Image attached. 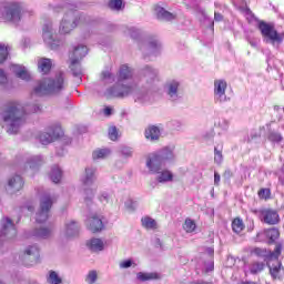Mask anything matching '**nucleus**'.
Segmentation results:
<instances>
[{
    "label": "nucleus",
    "mask_w": 284,
    "mask_h": 284,
    "mask_svg": "<svg viewBox=\"0 0 284 284\" xmlns=\"http://www.w3.org/2000/svg\"><path fill=\"white\" fill-rule=\"evenodd\" d=\"M4 10V19H7V21L11 23H19V21H21L23 7H21L19 2H10Z\"/></svg>",
    "instance_id": "9"
},
{
    "label": "nucleus",
    "mask_w": 284,
    "mask_h": 284,
    "mask_svg": "<svg viewBox=\"0 0 284 284\" xmlns=\"http://www.w3.org/2000/svg\"><path fill=\"white\" fill-rule=\"evenodd\" d=\"M80 181L84 190L85 201H92L94 194H97V186H94V183L97 182V168H85Z\"/></svg>",
    "instance_id": "3"
},
{
    "label": "nucleus",
    "mask_w": 284,
    "mask_h": 284,
    "mask_svg": "<svg viewBox=\"0 0 284 284\" xmlns=\"http://www.w3.org/2000/svg\"><path fill=\"white\" fill-rule=\"evenodd\" d=\"M88 247L91 250V252H103L105 244L102 242L101 239H91L87 243Z\"/></svg>",
    "instance_id": "31"
},
{
    "label": "nucleus",
    "mask_w": 284,
    "mask_h": 284,
    "mask_svg": "<svg viewBox=\"0 0 284 284\" xmlns=\"http://www.w3.org/2000/svg\"><path fill=\"white\" fill-rule=\"evenodd\" d=\"M183 229L185 230V232L190 234L194 232V230H196V223H194V221L190 219H186L184 222Z\"/></svg>",
    "instance_id": "41"
},
{
    "label": "nucleus",
    "mask_w": 284,
    "mask_h": 284,
    "mask_svg": "<svg viewBox=\"0 0 284 284\" xmlns=\"http://www.w3.org/2000/svg\"><path fill=\"white\" fill-rule=\"evenodd\" d=\"M62 9H68V4H64L63 7H61Z\"/></svg>",
    "instance_id": "63"
},
{
    "label": "nucleus",
    "mask_w": 284,
    "mask_h": 284,
    "mask_svg": "<svg viewBox=\"0 0 284 284\" xmlns=\"http://www.w3.org/2000/svg\"><path fill=\"white\" fill-rule=\"evenodd\" d=\"M101 81H103V83H114V74L108 70L102 71Z\"/></svg>",
    "instance_id": "40"
},
{
    "label": "nucleus",
    "mask_w": 284,
    "mask_h": 284,
    "mask_svg": "<svg viewBox=\"0 0 284 284\" xmlns=\"http://www.w3.org/2000/svg\"><path fill=\"white\" fill-rule=\"evenodd\" d=\"M146 168L150 174H159V172H161V170L163 169V162L161 161L159 154L151 153L148 155Z\"/></svg>",
    "instance_id": "13"
},
{
    "label": "nucleus",
    "mask_w": 284,
    "mask_h": 284,
    "mask_svg": "<svg viewBox=\"0 0 284 284\" xmlns=\"http://www.w3.org/2000/svg\"><path fill=\"white\" fill-rule=\"evenodd\" d=\"M54 203V197L50 193H45L40 200V210L37 212V223H45L50 216V210Z\"/></svg>",
    "instance_id": "6"
},
{
    "label": "nucleus",
    "mask_w": 284,
    "mask_h": 284,
    "mask_svg": "<svg viewBox=\"0 0 284 284\" xmlns=\"http://www.w3.org/2000/svg\"><path fill=\"white\" fill-rule=\"evenodd\" d=\"M109 8L110 10H115L116 12H119L120 10H123L125 6H123V0H111L109 2Z\"/></svg>",
    "instance_id": "39"
},
{
    "label": "nucleus",
    "mask_w": 284,
    "mask_h": 284,
    "mask_svg": "<svg viewBox=\"0 0 284 284\" xmlns=\"http://www.w3.org/2000/svg\"><path fill=\"white\" fill-rule=\"evenodd\" d=\"M261 217H262V221L267 225H276L281 221V217L278 216V212L271 209L261 211Z\"/></svg>",
    "instance_id": "17"
},
{
    "label": "nucleus",
    "mask_w": 284,
    "mask_h": 284,
    "mask_svg": "<svg viewBox=\"0 0 284 284\" xmlns=\"http://www.w3.org/2000/svg\"><path fill=\"white\" fill-rule=\"evenodd\" d=\"M23 254L27 258H31L32 261H38L39 260V245L32 244V245L27 246L24 248Z\"/></svg>",
    "instance_id": "25"
},
{
    "label": "nucleus",
    "mask_w": 284,
    "mask_h": 284,
    "mask_svg": "<svg viewBox=\"0 0 284 284\" xmlns=\"http://www.w3.org/2000/svg\"><path fill=\"white\" fill-rule=\"evenodd\" d=\"M136 278L138 281H141L142 283H144L145 281H159V278H161V275L159 273L139 272L136 274Z\"/></svg>",
    "instance_id": "33"
},
{
    "label": "nucleus",
    "mask_w": 284,
    "mask_h": 284,
    "mask_svg": "<svg viewBox=\"0 0 284 284\" xmlns=\"http://www.w3.org/2000/svg\"><path fill=\"white\" fill-rule=\"evenodd\" d=\"M161 136V130L155 126H149L145 130V139H148L149 141H159V138Z\"/></svg>",
    "instance_id": "28"
},
{
    "label": "nucleus",
    "mask_w": 284,
    "mask_h": 284,
    "mask_svg": "<svg viewBox=\"0 0 284 284\" xmlns=\"http://www.w3.org/2000/svg\"><path fill=\"white\" fill-rule=\"evenodd\" d=\"M104 114H105V116H110V114H112V109L110 106H106L104 109Z\"/></svg>",
    "instance_id": "61"
},
{
    "label": "nucleus",
    "mask_w": 284,
    "mask_h": 284,
    "mask_svg": "<svg viewBox=\"0 0 284 284\" xmlns=\"http://www.w3.org/2000/svg\"><path fill=\"white\" fill-rule=\"evenodd\" d=\"M257 28L266 43H272V45H281L283 43V36L276 31L274 24L260 21Z\"/></svg>",
    "instance_id": "4"
},
{
    "label": "nucleus",
    "mask_w": 284,
    "mask_h": 284,
    "mask_svg": "<svg viewBox=\"0 0 284 284\" xmlns=\"http://www.w3.org/2000/svg\"><path fill=\"white\" fill-rule=\"evenodd\" d=\"M268 141H272V143H281V141H283V136L281 133L272 132L268 135Z\"/></svg>",
    "instance_id": "48"
},
{
    "label": "nucleus",
    "mask_w": 284,
    "mask_h": 284,
    "mask_svg": "<svg viewBox=\"0 0 284 284\" xmlns=\"http://www.w3.org/2000/svg\"><path fill=\"white\" fill-rule=\"evenodd\" d=\"M265 265L261 262H254L252 265H251V274H258V272H263Z\"/></svg>",
    "instance_id": "44"
},
{
    "label": "nucleus",
    "mask_w": 284,
    "mask_h": 284,
    "mask_svg": "<svg viewBox=\"0 0 284 284\" xmlns=\"http://www.w3.org/2000/svg\"><path fill=\"white\" fill-rule=\"evenodd\" d=\"M41 165H43V156L41 155H33L27 161V168L30 170H39Z\"/></svg>",
    "instance_id": "30"
},
{
    "label": "nucleus",
    "mask_w": 284,
    "mask_h": 284,
    "mask_svg": "<svg viewBox=\"0 0 284 284\" xmlns=\"http://www.w3.org/2000/svg\"><path fill=\"white\" fill-rule=\"evenodd\" d=\"M87 226L90 232L97 234V232H101L103 230V220L101 216L92 215L87 220Z\"/></svg>",
    "instance_id": "18"
},
{
    "label": "nucleus",
    "mask_w": 284,
    "mask_h": 284,
    "mask_svg": "<svg viewBox=\"0 0 284 284\" xmlns=\"http://www.w3.org/2000/svg\"><path fill=\"white\" fill-rule=\"evenodd\" d=\"M72 72H73V77H81V74H83V71L81 70V64H79V62L72 63L70 65Z\"/></svg>",
    "instance_id": "46"
},
{
    "label": "nucleus",
    "mask_w": 284,
    "mask_h": 284,
    "mask_svg": "<svg viewBox=\"0 0 284 284\" xmlns=\"http://www.w3.org/2000/svg\"><path fill=\"white\" fill-rule=\"evenodd\" d=\"M125 205L129 210H132V211L136 210V203L132 201L126 202Z\"/></svg>",
    "instance_id": "56"
},
{
    "label": "nucleus",
    "mask_w": 284,
    "mask_h": 284,
    "mask_svg": "<svg viewBox=\"0 0 284 284\" xmlns=\"http://www.w3.org/2000/svg\"><path fill=\"white\" fill-rule=\"evenodd\" d=\"M132 68L128 67V64H123L120 67L118 81H128V79H132Z\"/></svg>",
    "instance_id": "26"
},
{
    "label": "nucleus",
    "mask_w": 284,
    "mask_h": 284,
    "mask_svg": "<svg viewBox=\"0 0 284 284\" xmlns=\"http://www.w3.org/2000/svg\"><path fill=\"white\" fill-rule=\"evenodd\" d=\"M30 112H41V105L33 104L30 109Z\"/></svg>",
    "instance_id": "59"
},
{
    "label": "nucleus",
    "mask_w": 284,
    "mask_h": 284,
    "mask_svg": "<svg viewBox=\"0 0 284 284\" xmlns=\"http://www.w3.org/2000/svg\"><path fill=\"white\" fill-rule=\"evenodd\" d=\"M135 101H141V95H139V93H135Z\"/></svg>",
    "instance_id": "62"
},
{
    "label": "nucleus",
    "mask_w": 284,
    "mask_h": 284,
    "mask_svg": "<svg viewBox=\"0 0 284 284\" xmlns=\"http://www.w3.org/2000/svg\"><path fill=\"white\" fill-rule=\"evenodd\" d=\"M260 199H270V191L268 189H261L258 191Z\"/></svg>",
    "instance_id": "54"
},
{
    "label": "nucleus",
    "mask_w": 284,
    "mask_h": 284,
    "mask_svg": "<svg viewBox=\"0 0 284 284\" xmlns=\"http://www.w3.org/2000/svg\"><path fill=\"white\" fill-rule=\"evenodd\" d=\"M60 136H63V130H61V126H50L47 131L40 134L39 139L42 145H50V143H54V141L60 139Z\"/></svg>",
    "instance_id": "10"
},
{
    "label": "nucleus",
    "mask_w": 284,
    "mask_h": 284,
    "mask_svg": "<svg viewBox=\"0 0 284 284\" xmlns=\"http://www.w3.org/2000/svg\"><path fill=\"white\" fill-rule=\"evenodd\" d=\"M155 154H158L162 163H165V161H172V159H174V151H172V149L169 148L162 149L160 152Z\"/></svg>",
    "instance_id": "35"
},
{
    "label": "nucleus",
    "mask_w": 284,
    "mask_h": 284,
    "mask_svg": "<svg viewBox=\"0 0 284 284\" xmlns=\"http://www.w3.org/2000/svg\"><path fill=\"white\" fill-rule=\"evenodd\" d=\"M156 174H158L156 176L158 183H170L174 181V174L172 173V171H169V170L159 171V173Z\"/></svg>",
    "instance_id": "29"
},
{
    "label": "nucleus",
    "mask_w": 284,
    "mask_h": 284,
    "mask_svg": "<svg viewBox=\"0 0 284 284\" xmlns=\"http://www.w3.org/2000/svg\"><path fill=\"white\" fill-rule=\"evenodd\" d=\"M31 236L36 239H50L52 236V230L49 227H36L32 230Z\"/></svg>",
    "instance_id": "23"
},
{
    "label": "nucleus",
    "mask_w": 284,
    "mask_h": 284,
    "mask_svg": "<svg viewBox=\"0 0 284 284\" xmlns=\"http://www.w3.org/2000/svg\"><path fill=\"white\" fill-rule=\"evenodd\" d=\"M79 234V223L74 220H68L64 224V236L71 239V236H77Z\"/></svg>",
    "instance_id": "20"
},
{
    "label": "nucleus",
    "mask_w": 284,
    "mask_h": 284,
    "mask_svg": "<svg viewBox=\"0 0 284 284\" xmlns=\"http://www.w3.org/2000/svg\"><path fill=\"white\" fill-rule=\"evenodd\" d=\"M0 284H3V282H0Z\"/></svg>",
    "instance_id": "64"
},
{
    "label": "nucleus",
    "mask_w": 284,
    "mask_h": 284,
    "mask_svg": "<svg viewBox=\"0 0 284 284\" xmlns=\"http://www.w3.org/2000/svg\"><path fill=\"white\" fill-rule=\"evenodd\" d=\"M134 92V87L132 84H125L123 81H119L105 92L106 97H113L115 99H125Z\"/></svg>",
    "instance_id": "7"
},
{
    "label": "nucleus",
    "mask_w": 284,
    "mask_h": 284,
    "mask_svg": "<svg viewBox=\"0 0 284 284\" xmlns=\"http://www.w3.org/2000/svg\"><path fill=\"white\" fill-rule=\"evenodd\" d=\"M8 59V47L0 44V63Z\"/></svg>",
    "instance_id": "49"
},
{
    "label": "nucleus",
    "mask_w": 284,
    "mask_h": 284,
    "mask_svg": "<svg viewBox=\"0 0 284 284\" xmlns=\"http://www.w3.org/2000/svg\"><path fill=\"white\" fill-rule=\"evenodd\" d=\"M0 119L8 134H18L26 123V108L19 102H11L3 108Z\"/></svg>",
    "instance_id": "1"
},
{
    "label": "nucleus",
    "mask_w": 284,
    "mask_h": 284,
    "mask_svg": "<svg viewBox=\"0 0 284 284\" xmlns=\"http://www.w3.org/2000/svg\"><path fill=\"white\" fill-rule=\"evenodd\" d=\"M11 72L18 77V79H22V81H30V72L26 67L13 64L11 65Z\"/></svg>",
    "instance_id": "21"
},
{
    "label": "nucleus",
    "mask_w": 284,
    "mask_h": 284,
    "mask_svg": "<svg viewBox=\"0 0 284 284\" xmlns=\"http://www.w3.org/2000/svg\"><path fill=\"white\" fill-rule=\"evenodd\" d=\"M207 254H209V262H207V266H206V272H212V270H214V261H212V256H214V248L209 247L206 250Z\"/></svg>",
    "instance_id": "43"
},
{
    "label": "nucleus",
    "mask_w": 284,
    "mask_h": 284,
    "mask_svg": "<svg viewBox=\"0 0 284 284\" xmlns=\"http://www.w3.org/2000/svg\"><path fill=\"white\" fill-rule=\"evenodd\" d=\"M214 20L215 21H223V14L219 13V12H215L214 14Z\"/></svg>",
    "instance_id": "60"
},
{
    "label": "nucleus",
    "mask_w": 284,
    "mask_h": 284,
    "mask_svg": "<svg viewBox=\"0 0 284 284\" xmlns=\"http://www.w3.org/2000/svg\"><path fill=\"white\" fill-rule=\"evenodd\" d=\"M99 278V274L97 273V271H90L87 275V283L88 284H97V281Z\"/></svg>",
    "instance_id": "45"
},
{
    "label": "nucleus",
    "mask_w": 284,
    "mask_h": 284,
    "mask_svg": "<svg viewBox=\"0 0 284 284\" xmlns=\"http://www.w3.org/2000/svg\"><path fill=\"white\" fill-rule=\"evenodd\" d=\"M214 161L217 164L223 163V153L221 151H219V149H214Z\"/></svg>",
    "instance_id": "52"
},
{
    "label": "nucleus",
    "mask_w": 284,
    "mask_h": 284,
    "mask_svg": "<svg viewBox=\"0 0 284 284\" xmlns=\"http://www.w3.org/2000/svg\"><path fill=\"white\" fill-rule=\"evenodd\" d=\"M132 265H134L132 260H124L119 263L120 270H128L129 267H132Z\"/></svg>",
    "instance_id": "51"
},
{
    "label": "nucleus",
    "mask_w": 284,
    "mask_h": 284,
    "mask_svg": "<svg viewBox=\"0 0 284 284\" xmlns=\"http://www.w3.org/2000/svg\"><path fill=\"white\" fill-rule=\"evenodd\" d=\"M48 284H63V277L57 271H49L47 274Z\"/></svg>",
    "instance_id": "34"
},
{
    "label": "nucleus",
    "mask_w": 284,
    "mask_h": 284,
    "mask_svg": "<svg viewBox=\"0 0 284 284\" xmlns=\"http://www.w3.org/2000/svg\"><path fill=\"white\" fill-rule=\"evenodd\" d=\"M155 14L160 21H173V19H175V16L172 12L159 6L155 7Z\"/></svg>",
    "instance_id": "22"
},
{
    "label": "nucleus",
    "mask_w": 284,
    "mask_h": 284,
    "mask_svg": "<svg viewBox=\"0 0 284 284\" xmlns=\"http://www.w3.org/2000/svg\"><path fill=\"white\" fill-rule=\"evenodd\" d=\"M142 50L149 54H156V52L161 50V42H159V40H150Z\"/></svg>",
    "instance_id": "27"
},
{
    "label": "nucleus",
    "mask_w": 284,
    "mask_h": 284,
    "mask_svg": "<svg viewBox=\"0 0 284 284\" xmlns=\"http://www.w3.org/2000/svg\"><path fill=\"white\" fill-rule=\"evenodd\" d=\"M253 253H255L256 256H265V250L262 248H255Z\"/></svg>",
    "instance_id": "57"
},
{
    "label": "nucleus",
    "mask_w": 284,
    "mask_h": 284,
    "mask_svg": "<svg viewBox=\"0 0 284 284\" xmlns=\"http://www.w3.org/2000/svg\"><path fill=\"white\" fill-rule=\"evenodd\" d=\"M141 223L145 230H156V220L150 216L142 217Z\"/></svg>",
    "instance_id": "36"
},
{
    "label": "nucleus",
    "mask_w": 284,
    "mask_h": 284,
    "mask_svg": "<svg viewBox=\"0 0 284 284\" xmlns=\"http://www.w3.org/2000/svg\"><path fill=\"white\" fill-rule=\"evenodd\" d=\"M232 229L235 234H241L242 230H245V224H243V220L241 219H235L232 222Z\"/></svg>",
    "instance_id": "38"
},
{
    "label": "nucleus",
    "mask_w": 284,
    "mask_h": 284,
    "mask_svg": "<svg viewBox=\"0 0 284 284\" xmlns=\"http://www.w3.org/2000/svg\"><path fill=\"white\" fill-rule=\"evenodd\" d=\"M266 236L270 239V241L274 242L281 236V232H278V229H270L266 231Z\"/></svg>",
    "instance_id": "42"
},
{
    "label": "nucleus",
    "mask_w": 284,
    "mask_h": 284,
    "mask_svg": "<svg viewBox=\"0 0 284 284\" xmlns=\"http://www.w3.org/2000/svg\"><path fill=\"white\" fill-rule=\"evenodd\" d=\"M140 79L143 83H146L148 88H152V85L159 81V71L146 65L141 70Z\"/></svg>",
    "instance_id": "12"
},
{
    "label": "nucleus",
    "mask_w": 284,
    "mask_h": 284,
    "mask_svg": "<svg viewBox=\"0 0 284 284\" xmlns=\"http://www.w3.org/2000/svg\"><path fill=\"white\" fill-rule=\"evenodd\" d=\"M38 69L41 74H48L52 70V60L48 58H40L38 60Z\"/></svg>",
    "instance_id": "24"
},
{
    "label": "nucleus",
    "mask_w": 284,
    "mask_h": 284,
    "mask_svg": "<svg viewBox=\"0 0 284 284\" xmlns=\"http://www.w3.org/2000/svg\"><path fill=\"white\" fill-rule=\"evenodd\" d=\"M81 21V16L77 11H68L59 24V33L60 34H70L72 30L79 26Z\"/></svg>",
    "instance_id": "5"
},
{
    "label": "nucleus",
    "mask_w": 284,
    "mask_h": 284,
    "mask_svg": "<svg viewBox=\"0 0 284 284\" xmlns=\"http://www.w3.org/2000/svg\"><path fill=\"white\" fill-rule=\"evenodd\" d=\"M225 90H227V82H225L224 80L214 81V94L216 101H220V103H223V101H227Z\"/></svg>",
    "instance_id": "15"
},
{
    "label": "nucleus",
    "mask_w": 284,
    "mask_h": 284,
    "mask_svg": "<svg viewBox=\"0 0 284 284\" xmlns=\"http://www.w3.org/2000/svg\"><path fill=\"white\" fill-rule=\"evenodd\" d=\"M63 90H65V73L60 71L53 78L41 80L33 89V94H37V97L59 94Z\"/></svg>",
    "instance_id": "2"
},
{
    "label": "nucleus",
    "mask_w": 284,
    "mask_h": 284,
    "mask_svg": "<svg viewBox=\"0 0 284 284\" xmlns=\"http://www.w3.org/2000/svg\"><path fill=\"white\" fill-rule=\"evenodd\" d=\"M6 190L9 194H17V192H21V190H23V178L20 175L9 178Z\"/></svg>",
    "instance_id": "14"
},
{
    "label": "nucleus",
    "mask_w": 284,
    "mask_h": 284,
    "mask_svg": "<svg viewBox=\"0 0 284 284\" xmlns=\"http://www.w3.org/2000/svg\"><path fill=\"white\" fill-rule=\"evenodd\" d=\"M4 83H8V75L0 69V85H3Z\"/></svg>",
    "instance_id": "55"
},
{
    "label": "nucleus",
    "mask_w": 284,
    "mask_h": 284,
    "mask_svg": "<svg viewBox=\"0 0 284 284\" xmlns=\"http://www.w3.org/2000/svg\"><path fill=\"white\" fill-rule=\"evenodd\" d=\"M283 252V245L276 244L274 251L271 253V261L274 258V262L268 263L270 274L273 278H281V272L284 274V267L278 262V256Z\"/></svg>",
    "instance_id": "8"
},
{
    "label": "nucleus",
    "mask_w": 284,
    "mask_h": 284,
    "mask_svg": "<svg viewBox=\"0 0 284 284\" xmlns=\"http://www.w3.org/2000/svg\"><path fill=\"white\" fill-rule=\"evenodd\" d=\"M88 54V47L80 44L73 48V51L69 54L71 63H79L83 57Z\"/></svg>",
    "instance_id": "19"
},
{
    "label": "nucleus",
    "mask_w": 284,
    "mask_h": 284,
    "mask_svg": "<svg viewBox=\"0 0 284 284\" xmlns=\"http://www.w3.org/2000/svg\"><path fill=\"white\" fill-rule=\"evenodd\" d=\"M179 88H181V82L178 80H170L165 84V92L170 101H179Z\"/></svg>",
    "instance_id": "16"
},
{
    "label": "nucleus",
    "mask_w": 284,
    "mask_h": 284,
    "mask_svg": "<svg viewBox=\"0 0 284 284\" xmlns=\"http://www.w3.org/2000/svg\"><path fill=\"white\" fill-rule=\"evenodd\" d=\"M121 154L124 159H132V154H134V151L130 146H122Z\"/></svg>",
    "instance_id": "47"
},
{
    "label": "nucleus",
    "mask_w": 284,
    "mask_h": 284,
    "mask_svg": "<svg viewBox=\"0 0 284 284\" xmlns=\"http://www.w3.org/2000/svg\"><path fill=\"white\" fill-rule=\"evenodd\" d=\"M53 34H54V27L52 26V23L49 22L44 24L42 29V39L44 43H47V45L51 48V50H57L61 45V41L55 40Z\"/></svg>",
    "instance_id": "11"
},
{
    "label": "nucleus",
    "mask_w": 284,
    "mask_h": 284,
    "mask_svg": "<svg viewBox=\"0 0 284 284\" xmlns=\"http://www.w3.org/2000/svg\"><path fill=\"white\" fill-rule=\"evenodd\" d=\"M49 176L52 183H61V179H63V171H61V168H59L58 165H53L51 168Z\"/></svg>",
    "instance_id": "32"
},
{
    "label": "nucleus",
    "mask_w": 284,
    "mask_h": 284,
    "mask_svg": "<svg viewBox=\"0 0 284 284\" xmlns=\"http://www.w3.org/2000/svg\"><path fill=\"white\" fill-rule=\"evenodd\" d=\"M221 183V175L215 172L214 173V185H219Z\"/></svg>",
    "instance_id": "58"
},
{
    "label": "nucleus",
    "mask_w": 284,
    "mask_h": 284,
    "mask_svg": "<svg viewBox=\"0 0 284 284\" xmlns=\"http://www.w3.org/2000/svg\"><path fill=\"white\" fill-rule=\"evenodd\" d=\"M93 160L108 159L110 156V149H97L92 153Z\"/></svg>",
    "instance_id": "37"
},
{
    "label": "nucleus",
    "mask_w": 284,
    "mask_h": 284,
    "mask_svg": "<svg viewBox=\"0 0 284 284\" xmlns=\"http://www.w3.org/2000/svg\"><path fill=\"white\" fill-rule=\"evenodd\" d=\"M109 139L111 141H116V139H119V131L116 130V126L109 128Z\"/></svg>",
    "instance_id": "50"
},
{
    "label": "nucleus",
    "mask_w": 284,
    "mask_h": 284,
    "mask_svg": "<svg viewBox=\"0 0 284 284\" xmlns=\"http://www.w3.org/2000/svg\"><path fill=\"white\" fill-rule=\"evenodd\" d=\"M99 201L101 203H110V194H108L106 192H103L99 195Z\"/></svg>",
    "instance_id": "53"
}]
</instances>
